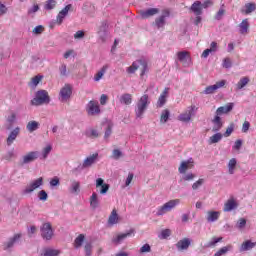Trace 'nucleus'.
Returning a JSON list of instances; mask_svg holds the SVG:
<instances>
[{
	"mask_svg": "<svg viewBox=\"0 0 256 256\" xmlns=\"http://www.w3.org/2000/svg\"><path fill=\"white\" fill-rule=\"evenodd\" d=\"M213 5V1L211 0H205L204 3H201V1H196L193 3V13L196 15L194 19V25L198 27V25H201V22L203 21V9H207Z\"/></svg>",
	"mask_w": 256,
	"mask_h": 256,
	"instance_id": "nucleus-1",
	"label": "nucleus"
},
{
	"mask_svg": "<svg viewBox=\"0 0 256 256\" xmlns=\"http://www.w3.org/2000/svg\"><path fill=\"white\" fill-rule=\"evenodd\" d=\"M193 162L191 159L182 161L178 167V173L181 174L180 181H193Z\"/></svg>",
	"mask_w": 256,
	"mask_h": 256,
	"instance_id": "nucleus-2",
	"label": "nucleus"
},
{
	"mask_svg": "<svg viewBox=\"0 0 256 256\" xmlns=\"http://www.w3.org/2000/svg\"><path fill=\"white\" fill-rule=\"evenodd\" d=\"M149 95L144 94L138 102L136 103V108H135V115L136 119H143V115H145V111H147V107H149Z\"/></svg>",
	"mask_w": 256,
	"mask_h": 256,
	"instance_id": "nucleus-3",
	"label": "nucleus"
},
{
	"mask_svg": "<svg viewBox=\"0 0 256 256\" xmlns=\"http://www.w3.org/2000/svg\"><path fill=\"white\" fill-rule=\"evenodd\" d=\"M50 102L49 92L47 90H39L36 92L35 98L31 100V105L39 107L40 105H49Z\"/></svg>",
	"mask_w": 256,
	"mask_h": 256,
	"instance_id": "nucleus-4",
	"label": "nucleus"
},
{
	"mask_svg": "<svg viewBox=\"0 0 256 256\" xmlns=\"http://www.w3.org/2000/svg\"><path fill=\"white\" fill-rule=\"evenodd\" d=\"M39 159V151H29L22 155L18 161V167H25V165H31Z\"/></svg>",
	"mask_w": 256,
	"mask_h": 256,
	"instance_id": "nucleus-5",
	"label": "nucleus"
},
{
	"mask_svg": "<svg viewBox=\"0 0 256 256\" xmlns=\"http://www.w3.org/2000/svg\"><path fill=\"white\" fill-rule=\"evenodd\" d=\"M40 236L43 241H51L55 237L53 226L49 222H45L40 226Z\"/></svg>",
	"mask_w": 256,
	"mask_h": 256,
	"instance_id": "nucleus-6",
	"label": "nucleus"
},
{
	"mask_svg": "<svg viewBox=\"0 0 256 256\" xmlns=\"http://www.w3.org/2000/svg\"><path fill=\"white\" fill-rule=\"evenodd\" d=\"M179 203H181L179 199L169 200L157 209L156 215L158 217H162V215H165V213L173 211V209H175V207L179 205Z\"/></svg>",
	"mask_w": 256,
	"mask_h": 256,
	"instance_id": "nucleus-7",
	"label": "nucleus"
},
{
	"mask_svg": "<svg viewBox=\"0 0 256 256\" xmlns=\"http://www.w3.org/2000/svg\"><path fill=\"white\" fill-rule=\"evenodd\" d=\"M137 69H140V75L143 77V75H145V71H147V62H145L144 60H137L133 62L132 65L127 68L126 71L130 75H133V73H135Z\"/></svg>",
	"mask_w": 256,
	"mask_h": 256,
	"instance_id": "nucleus-8",
	"label": "nucleus"
},
{
	"mask_svg": "<svg viewBox=\"0 0 256 256\" xmlns=\"http://www.w3.org/2000/svg\"><path fill=\"white\" fill-rule=\"evenodd\" d=\"M43 185V177L37 178L28 184L25 189L22 191V195H29L35 191V189H39Z\"/></svg>",
	"mask_w": 256,
	"mask_h": 256,
	"instance_id": "nucleus-9",
	"label": "nucleus"
},
{
	"mask_svg": "<svg viewBox=\"0 0 256 256\" xmlns=\"http://www.w3.org/2000/svg\"><path fill=\"white\" fill-rule=\"evenodd\" d=\"M87 114L91 117H95V115H99L101 113V108L99 107V102L95 100H91L88 102L86 106Z\"/></svg>",
	"mask_w": 256,
	"mask_h": 256,
	"instance_id": "nucleus-10",
	"label": "nucleus"
},
{
	"mask_svg": "<svg viewBox=\"0 0 256 256\" xmlns=\"http://www.w3.org/2000/svg\"><path fill=\"white\" fill-rule=\"evenodd\" d=\"M21 240V234H14L12 237L8 238L6 242L3 243L4 251H9V249H13L15 245Z\"/></svg>",
	"mask_w": 256,
	"mask_h": 256,
	"instance_id": "nucleus-11",
	"label": "nucleus"
},
{
	"mask_svg": "<svg viewBox=\"0 0 256 256\" xmlns=\"http://www.w3.org/2000/svg\"><path fill=\"white\" fill-rule=\"evenodd\" d=\"M73 94V86L71 84H65L64 87L60 90V98L61 101H67L71 99V95Z\"/></svg>",
	"mask_w": 256,
	"mask_h": 256,
	"instance_id": "nucleus-12",
	"label": "nucleus"
},
{
	"mask_svg": "<svg viewBox=\"0 0 256 256\" xmlns=\"http://www.w3.org/2000/svg\"><path fill=\"white\" fill-rule=\"evenodd\" d=\"M132 235H135V229L133 228L126 233L118 234L116 237H113L112 243H114L115 245H119L123 243V241H125L127 237H132Z\"/></svg>",
	"mask_w": 256,
	"mask_h": 256,
	"instance_id": "nucleus-13",
	"label": "nucleus"
},
{
	"mask_svg": "<svg viewBox=\"0 0 256 256\" xmlns=\"http://www.w3.org/2000/svg\"><path fill=\"white\" fill-rule=\"evenodd\" d=\"M177 58L180 63H182L183 67H189L191 64V54L187 51H180L177 53Z\"/></svg>",
	"mask_w": 256,
	"mask_h": 256,
	"instance_id": "nucleus-14",
	"label": "nucleus"
},
{
	"mask_svg": "<svg viewBox=\"0 0 256 256\" xmlns=\"http://www.w3.org/2000/svg\"><path fill=\"white\" fill-rule=\"evenodd\" d=\"M227 81L226 80H221L216 82L214 85H210L205 88L204 94L205 95H213L217 89H221L222 87H225Z\"/></svg>",
	"mask_w": 256,
	"mask_h": 256,
	"instance_id": "nucleus-15",
	"label": "nucleus"
},
{
	"mask_svg": "<svg viewBox=\"0 0 256 256\" xmlns=\"http://www.w3.org/2000/svg\"><path fill=\"white\" fill-rule=\"evenodd\" d=\"M72 8L73 5L68 4L58 13L56 18V23L58 25H61V23H63V20L65 19V17H67V15H69V11H71Z\"/></svg>",
	"mask_w": 256,
	"mask_h": 256,
	"instance_id": "nucleus-16",
	"label": "nucleus"
},
{
	"mask_svg": "<svg viewBox=\"0 0 256 256\" xmlns=\"http://www.w3.org/2000/svg\"><path fill=\"white\" fill-rule=\"evenodd\" d=\"M107 23L105 21L101 22L100 26L98 27V37L102 43H105L107 41Z\"/></svg>",
	"mask_w": 256,
	"mask_h": 256,
	"instance_id": "nucleus-17",
	"label": "nucleus"
},
{
	"mask_svg": "<svg viewBox=\"0 0 256 256\" xmlns=\"http://www.w3.org/2000/svg\"><path fill=\"white\" fill-rule=\"evenodd\" d=\"M234 106H235V104L228 103L225 106H221V107L217 108V110L215 112V116L221 117V115H227V113H231V111H233Z\"/></svg>",
	"mask_w": 256,
	"mask_h": 256,
	"instance_id": "nucleus-18",
	"label": "nucleus"
},
{
	"mask_svg": "<svg viewBox=\"0 0 256 256\" xmlns=\"http://www.w3.org/2000/svg\"><path fill=\"white\" fill-rule=\"evenodd\" d=\"M192 115H193V105L189 106L184 113L178 116V121H182V123H189L191 121Z\"/></svg>",
	"mask_w": 256,
	"mask_h": 256,
	"instance_id": "nucleus-19",
	"label": "nucleus"
},
{
	"mask_svg": "<svg viewBox=\"0 0 256 256\" xmlns=\"http://www.w3.org/2000/svg\"><path fill=\"white\" fill-rule=\"evenodd\" d=\"M100 187V195H107V192L109 191V184L105 183V180L103 178H98L96 180V188L99 189Z\"/></svg>",
	"mask_w": 256,
	"mask_h": 256,
	"instance_id": "nucleus-20",
	"label": "nucleus"
},
{
	"mask_svg": "<svg viewBox=\"0 0 256 256\" xmlns=\"http://www.w3.org/2000/svg\"><path fill=\"white\" fill-rule=\"evenodd\" d=\"M189 247H191V240L189 238H183L176 243L178 251H187Z\"/></svg>",
	"mask_w": 256,
	"mask_h": 256,
	"instance_id": "nucleus-21",
	"label": "nucleus"
},
{
	"mask_svg": "<svg viewBox=\"0 0 256 256\" xmlns=\"http://www.w3.org/2000/svg\"><path fill=\"white\" fill-rule=\"evenodd\" d=\"M99 157V153H94L90 156H88L84 161H83V167L87 169V167H91L92 165H95L97 163V159Z\"/></svg>",
	"mask_w": 256,
	"mask_h": 256,
	"instance_id": "nucleus-22",
	"label": "nucleus"
},
{
	"mask_svg": "<svg viewBox=\"0 0 256 256\" xmlns=\"http://www.w3.org/2000/svg\"><path fill=\"white\" fill-rule=\"evenodd\" d=\"M167 17H169V11H164L163 14L155 19V22L153 23V25H155L157 27V29H161V27H165V19H167Z\"/></svg>",
	"mask_w": 256,
	"mask_h": 256,
	"instance_id": "nucleus-23",
	"label": "nucleus"
},
{
	"mask_svg": "<svg viewBox=\"0 0 256 256\" xmlns=\"http://www.w3.org/2000/svg\"><path fill=\"white\" fill-rule=\"evenodd\" d=\"M68 190L72 195H79L81 193V183L77 180H72Z\"/></svg>",
	"mask_w": 256,
	"mask_h": 256,
	"instance_id": "nucleus-24",
	"label": "nucleus"
},
{
	"mask_svg": "<svg viewBox=\"0 0 256 256\" xmlns=\"http://www.w3.org/2000/svg\"><path fill=\"white\" fill-rule=\"evenodd\" d=\"M168 95H169V88H165L158 98V101L156 104L158 108L164 107L165 103H167Z\"/></svg>",
	"mask_w": 256,
	"mask_h": 256,
	"instance_id": "nucleus-25",
	"label": "nucleus"
},
{
	"mask_svg": "<svg viewBox=\"0 0 256 256\" xmlns=\"http://www.w3.org/2000/svg\"><path fill=\"white\" fill-rule=\"evenodd\" d=\"M212 123L214 125L212 127L213 133H217L223 128V121L221 120V116H214V118L212 119Z\"/></svg>",
	"mask_w": 256,
	"mask_h": 256,
	"instance_id": "nucleus-26",
	"label": "nucleus"
},
{
	"mask_svg": "<svg viewBox=\"0 0 256 256\" xmlns=\"http://www.w3.org/2000/svg\"><path fill=\"white\" fill-rule=\"evenodd\" d=\"M157 13H159V9L150 8L148 10H141L140 16L142 19H149V17H153V15H157Z\"/></svg>",
	"mask_w": 256,
	"mask_h": 256,
	"instance_id": "nucleus-27",
	"label": "nucleus"
},
{
	"mask_svg": "<svg viewBox=\"0 0 256 256\" xmlns=\"http://www.w3.org/2000/svg\"><path fill=\"white\" fill-rule=\"evenodd\" d=\"M221 217V212L219 211H208L206 215V220L208 223H215Z\"/></svg>",
	"mask_w": 256,
	"mask_h": 256,
	"instance_id": "nucleus-28",
	"label": "nucleus"
},
{
	"mask_svg": "<svg viewBox=\"0 0 256 256\" xmlns=\"http://www.w3.org/2000/svg\"><path fill=\"white\" fill-rule=\"evenodd\" d=\"M119 103L121 105L129 106L131 103H133V95L129 93H124L119 97Z\"/></svg>",
	"mask_w": 256,
	"mask_h": 256,
	"instance_id": "nucleus-29",
	"label": "nucleus"
},
{
	"mask_svg": "<svg viewBox=\"0 0 256 256\" xmlns=\"http://www.w3.org/2000/svg\"><path fill=\"white\" fill-rule=\"evenodd\" d=\"M255 247H256V242H252L251 240H246L241 244L239 251L240 253H243L245 251H251V249Z\"/></svg>",
	"mask_w": 256,
	"mask_h": 256,
	"instance_id": "nucleus-30",
	"label": "nucleus"
},
{
	"mask_svg": "<svg viewBox=\"0 0 256 256\" xmlns=\"http://www.w3.org/2000/svg\"><path fill=\"white\" fill-rule=\"evenodd\" d=\"M19 133H21V128L16 127L14 130L10 132L7 138V145H13V142L17 137L19 136Z\"/></svg>",
	"mask_w": 256,
	"mask_h": 256,
	"instance_id": "nucleus-31",
	"label": "nucleus"
},
{
	"mask_svg": "<svg viewBox=\"0 0 256 256\" xmlns=\"http://www.w3.org/2000/svg\"><path fill=\"white\" fill-rule=\"evenodd\" d=\"M233 209H237V202H235V199L231 198L224 204L223 211L229 213V211H233Z\"/></svg>",
	"mask_w": 256,
	"mask_h": 256,
	"instance_id": "nucleus-32",
	"label": "nucleus"
},
{
	"mask_svg": "<svg viewBox=\"0 0 256 256\" xmlns=\"http://www.w3.org/2000/svg\"><path fill=\"white\" fill-rule=\"evenodd\" d=\"M116 223H119V215L117 214V210L113 209L108 218V224L116 225Z\"/></svg>",
	"mask_w": 256,
	"mask_h": 256,
	"instance_id": "nucleus-33",
	"label": "nucleus"
},
{
	"mask_svg": "<svg viewBox=\"0 0 256 256\" xmlns=\"http://www.w3.org/2000/svg\"><path fill=\"white\" fill-rule=\"evenodd\" d=\"M240 34L245 35V33H248L249 31V19H244L239 24Z\"/></svg>",
	"mask_w": 256,
	"mask_h": 256,
	"instance_id": "nucleus-34",
	"label": "nucleus"
},
{
	"mask_svg": "<svg viewBox=\"0 0 256 256\" xmlns=\"http://www.w3.org/2000/svg\"><path fill=\"white\" fill-rule=\"evenodd\" d=\"M169 117H171V112L169 111V109H164L160 115V123L162 125H165V123L169 121Z\"/></svg>",
	"mask_w": 256,
	"mask_h": 256,
	"instance_id": "nucleus-35",
	"label": "nucleus"
},
{
	"mask_svg": "<svg viewBox=\"0 0 256 256\" xmlns=\"http://www.w3.org/2000/svg\"><path fill=\"white\" fill-rule=\"evenodd\" d=\"M90 207L91 209H97L99 207V198L95 192L92 193V196L90 197Z\"/></svg>",
	"mask_w": 256,
	"mask_h": 256,
	"instance_id": "nucleus-36",
	"label": "nucleus"
},
{
	"mask_svg": "<svg viewBox=\"0 0 256 256\" xmlns=\"http://www.w3.org/2000/svg\"><path fill=\"white\" fill-rule=\"evenodd\" d=\"M27 131H29V133H33L34 131H37V129H39V122L33 120V121H29L27 126H26Z\"/></svg>",
	"mask_w": 256,
	"mask_h": 256,
	"instance_id": "nucleus-37",
	"label": "nucleus"
},
{
	"mask_svg": "<svg viewBox=\"0 0 256 256\" xmlns=\"http://www.w3.org/2000/svg\"><path fill=\"white\" fill-rule=\"evenodd\" d=\"M237 167V159L232 158L228 162V173L229 175H233L235 173V169Z\"/></svg>",
	"mask_w": 256,
	"mask_h": 256,
	"instance_id": "nucleus-38",
	"label": "nucleus"
},
{
	"mask_svg": "<svg viewBox=\"0 0 256 256\" xmlns=\"http://www.w3.org/2000/svg\"><path fill=\"white\" fill-rule=\"evenodd\" d=\"M221 139H223V134L218 132L209 138L208 143L209 145H214V143H219Z\"/></svg>",
	"mask_w": 256,
	"mask_h": 256,
	"instance_id": "nucleus-39",
	"label": "nucleus"
},
{
	"mask_svg": "<svg viewBox=\"0 0 256 256\" xmlns=\"http://www.w3.org/2000/svg\"><path fill=\"white\" fill-rule=\"evenodd\" d=\"M107 69H109V66L104 65L98 73L94 76V81H101L103 79V75L107 73Z\"/></svg>",
	"mask_w": 256,
	"mask_h": 256,
	"instance_id": "nucleus-40",
	"label": "nucleus"
},
{
	"mask_svg": "<svg viewBox=\"0 0 256 256\" xmlns=\"http://www.w3.org/2000/svg\"><path fill=\"white\" fill-rule=\"evenodd\" d=\"M255 9H256L255 3H246L245 10L242 9L241 13H245V15H249L250 13H253Z\"/></svg>",
	"mask_w": 256,
	"mask_h": 256,
	"instance_id": "nucleus-41",
	"label": "nucleus"
},
{
	"mask_svg": "<svg viewBox=\"0 0 256 256\" xmlns=\"http://www.w3.org/2000/svg\"><path fill=\"white\" fill-rule=\"evenodd\" d=\"M59 255V251L55 249L46 248L44 252L40 254V256H57Z\"/></svg>",
	"mask_w": 256,
	"mask_h": 256,
	"instance_id": "nucleus-42",
	"label": "nucleus"
},
{
	"mask_svg": "<svg viewBox=\"0 0 256 256\" xmlns=\"http://www.w3.org/2000/svg\"><path fill=\"white\" fill-rule=\"evenodd\" d=\"M85 241V235L79 234L78 237L74 241V246L76 249H79L83 245V242Z\"/></svg>",
	"mask_w": 256,
	"mask_h": 256,
	"instance_id": "nucleus-43",
	"label": "nucleus"
},
{
	"mask_svg": "<svg viewBox=\"0 0 256 256\" xmlns=\"http://www.w3.org/2000/svg\"><path fill=\"white\" fill-rule=\"evenodd\" d=\"M249 83V77H243L242 79L239 80V82L236 84L237 89L241 90L243 87L248 85Z\"/></svg>",
	"mask_w": 256,
	"mask_h": 256,
	"instance_id": "nucleus-44",
	"label": "nucleus"
},
{
	"mask_svg": "<svg viewBox=\"0 0 256 256\" xmlns=\"http://www.w3.org/2000/svg\"><path fill=\"white\" fill-rule=\"evenodd\" d=\"M221 241H223V237H213L211 241L207 243L206 247H215V245H217V243H221Z\"/></svg>",
	"mask_w": 256,
	"mask_h": 256,
	"instance_id": "nucleus-45",
	"label": "nucleus"
},
{
	"mask_svg": "<svg viewBox=\"0 0 256 256\" xmlns=\"http://www.w3.org/2000/svg\"><path fill=\"white\" fill-rule=\"evenodd\" d=\"M55 5H57V1L48 0L44 6V9H46L47 11H51V9H55Z\"/></svg>",
	"mask_w": 256,
	"mask_h": 256,
	"instance_id": "nucleus-46",
	"label": "nucleus"
},
{
	"mask_svg": "<svg viewBox=\"0 0 256 256\" xmlns=\"http://www.w3.org/2000/svg\"><path fill=\"white\" fill-rule=\"evenodd\" d=\"M223 7H225V5H222V7L219 9V11L214 16V19L216 21H221L223 19V15H225V9H223Z\"/></svg>",
	"mask_w": 256,
	"mask_h": 256,
	"instance_id": "nucleus-47",
	"label": "nucleus"
},
{
	"mask_svg": "<svg viewBox=\"0 0 256 256\" xmlns=\"http://www.w3.org/2000/svg\"><path fill=\"white\" fill-rule=\"evenodd\" d=\"M52 150H53V147L51 145H48L45 148H43L42 150L43 159H47V157H49V153H51Z\"/></svg>",
	"mask_w": 256,
	"mask_h": 256,
	"instance_id": "nucleus-48",
	"label": "nucleus"
},
{
	"mask_svg": "<svg viewBox=\"0 0 256 256\" xmlns=\"http://www.w3.org/2000/svg\"><path fill=\"white\" fill-rule=\"evenodd\" d=\"M113 133V124H108L105 130L104 139H108L111 137V134Z\"/></svg>",
	"mask_w": 256,
	"mask_h": 256,
	"instance_id": "nucleus-49",
	"label": "nucleus"
},
{
	"mask_svg": "<svg viewBox=\"0 0 256 256\" xmlns=\"http://www.w3.org/2000/svg\"><path fill=\"white\" fill-rule=\"evenodd\" d=\"M168 237H171V230L170 229L162 230L159 235V239H167Z\"/></svg>",
	"mask_w": 256,
	"mask_h": 256,
	"instance_id": "nucleus-50",
	"label": "nucleus"
},
{
	"mask_svg": "<svg viewBox=\"0 0 256 256\" xmlns=\"http://www.w3.org/2000/svg\"><path fill=\"white\" fill-rule=\"evenodd\" d=\"M38 199L40 201H47V199H49V195L45 190H41L38 192Z\"/></svg>",
	"mask_w": 256,
	"mask_h": 256,
	"instance_id": "nucleus-51",
	"label": "nucleus"
},
{
	"mask_svg": "<svg viewBox=\"0 0 256 256\" xmlns=\"http://www.w3.org/2000/svg\"><path fill=\"white\" fill-rule=\"evenodd\" d=\"M15 119H17V116L15 115V113L8 116L7 118V121L9 123V126L7 127L8 130L13 127V124L15 123Z\"/></svg>",
	"mask_w": 256,
	"mask_h": 256,
	"instance_id": "nucleus-52",
	"label": "nucleus"
},
{
	"mask_svg": "<svg viewBox=\"0 0 256 256\" xmlns=\"http://www.w3.org/2000/svg\"><path fill=\"white\" fill-rule=\"evenodd\" d=\"M121 157H123V152H121V150L119 149H114L112 151V159H121Z\"/></svg>",
	"mask_w": 256,
	"mask_h": 256,
	"instance_id": "nucleus-53",
	"label": "nucleus"
},
{
	"mask_svg": "<svg viewBox=\"0 0 256 256\" xmlns=\"http://www.w3.org/2000/svg\"><path fill=\"white\" fill-rule=\"evenodd\" d=\"M230 248H231V246H224V247H222L219 251H217V252L214 254V256H222V255H225V253H227Z\"/></svg>",
	"mask_w": 256,
	"mask_h": 256,
	"instance_id": "nucleus-54",
	"label": "nucleus"
},
{
	"mask_svg": "<svg viewBox=\"0 0 256 256\" xmlns=\"http://www.w3.org/2000/svg\"><path fill=\"white\" fill-rule=\"evenodd\" d=\"M84 250H85L86 256H91V252L93 251V245L91 243H86L84 246Z\"/></svg>",
	"mask_w": 256,
	"mask_h": 256,
	"instance_id": "nucleus-55",
	"label": "nucleus"
},
{
	"mask_svg": "<svg viewBox=\"0 0 256 256\" xmlns=\"http://www.w3.org/2000/svg\"><path fill=\"white\" fill-rule=\"evenodd\" d=\"M245 225H247V220L245 218H240L236 224L238 229H244Z\"/></svg>",
	"mask_w": 256,
	"mask_h": 256,
	"instance_id": "nucleus-56",
	"label": "nucleus"
},
{
	"mask_svg": "<svg viewBox=\"0 0 256 256\" xmlns=\"http://www.w3.org/2000/svg\"><path fill=\"white\" fill-rule=\"evenodd\" d=\"M232 65H233V63L231 62L230 58H225L223 60L222 67H224V69H231Z\"/></svg>",
	"mask_w": 256,
	"mask_h": 256,
	"instance_id": "nucleus-57",
	"label": "nucleus"
},
{
	"mask_svg": "<svg viewBox=\"0 0 256 256\" xmlns=\"http://www.w3.org/2000/svg\"><path fill=\"white\" fill-rule=\"evenodd\" d=\"M43 79V76H35L32 78L30 85H33L34 87H37L38 83Z\"/></svg>",
	"mask_w": 256,
	"mask_h": 256,
	"instance_id": "nucleus-58",
	"label": "nucleus"
},
{
	"mask_svg": "<svg viewBox=\"0 0 256 256\" xmlns=\"http://www.w3.org/2000/svg\"><path fill=\"white\" fill-rule=\"evenodd\" d=\"M13 157H15V152L13 150H10L4 155L3 158L5 159V161H11Z\"/></svg>",
	"mask_w": 256,
	"mask_h": 256,
	"instance_id": "nucleus-59",
	"label": "nucleus"
},
{
	"mask_svg": "<svg viewBox=\"0 0 256 256\" xmlns=\"http://www.w3.org/2000/svg\"><path fill=\"white\" fill-rule=\"evenodd\" d=\"M59 71L62 77H67V65L61 64V66L59 67Z\"/></svg>",
	"mask_w": 256,
	"mask_h": 256,
	"instance_id": "nucleus-60",
	"label": "nucleus"
},
{
	"mask_svg": "<svg viewBox=\"0 0 256 256\" xmlns=\"http://www.w3.org/2000/svg\"><path fill=\"white\" fill-rule=\"evenodd\" d=\"M140 253H151V245H149V244H144V245L140 248Z\"/></svg>",
	"mask_w": 256,
	"mask_h": 256,
	"instance_id": "nucleus-61",
	"label": "nucleus"
},
{
	"mask_svg": "<svg viewBox=\"0 0 256 256\" xmlns=\"http://www.w3.org/2000/svg\"><path fill=\"white\" fill-rule=\"evenodd\" d=\"M85 37V31L79 30L74 34V39H84Z\"/></svg>",
	"mask_w": 256,
	"mask_h": 256,
	"instance_id": "nucleus-62",
	"label": "nucleus"
},
{
	"mask_svg": "<svg viewBox=\"0 0 256 256\" xmlns=\"http://www.w3.org/2000/svg\"><path fill=\"white\" fill-rule=\"evenodd\" d=\"M251 127V123H249V121H244L243 125H242V133H247V131H249Z\"/></svg>",
	"mask_w": 256,
	"mask_h": 256,
	"instance_id": "nucleus-63",
	"label": "nucleus"
},
{
	"mask_svg": "<svg viewBox=\"0 0 256 256\" xmlns=\"http://www.w3.org/2000/svg\"><path fill=\"white\" fill-rule=\"evenodd\" d=\"M203 183H205V179L200 178L198 181H196L193 184V189H199V187H201L203 185Z\"/></svg>",
	"mask_w": 256,
	"mask_h": 256,
	"instance_id": "nucleus-64",
	"label": "nucleus"
}]
</instances>
